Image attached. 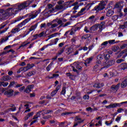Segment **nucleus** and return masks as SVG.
Here are the masks:
<instances>
[{
	"instance_id": "1",
	"label": "nucleus",
	"mask_w": 127,
	"mask_h": 127,
	"mask_svg": "<svg viewBox=\"0 0 127 127\" xmlns=\"http://www.w3.org/2000/svg\"><path fill=\"white\" fill-rule=\"evenodd\" d=\"M33 1H34V0H27L22 3L15 4L14 5L13 9H15V12L17 13L18 11H21V10L27 8Z\"/></svg>"
},
{
	"instance_id": "2",
	"label": "nucleus",
	"mask_w": 127,
	"mask_h": 127,
	"mask_svg": "<svg viewBox=\"0 0 127 127\" xmlns=\"http://www.w3.org/2000/svg\"><path fill=\"white\" fill-rule=\"evenodd\" d=\"M41 12V9H39L38 10L34 11L30 14H29L28 15L29 16V18H28L23 21L22 22L19 24V26L22 27V26H24L27 23H28L30 20L31 19H33L36 17H37V15L39 14Z\"/></svg>"
},
{
	"instance_id": "3",
	"label": "nucleus",
	"mask_w": 127,
	"mask_h": 127,
	"mask_svg": "<svg viewBox=\"0 0 127 127\" xmlns=\"http://www.w3.org/2000/svg\"><path fill=\"white\" fill-rule=\"evenodd\" d=\"M41 113H42V116L45 115H51L53 113V110H43L41 111L38 112L37 114L34 116L33 120H37V118H40V116H41Z\"/></svg>"
},
{
	"instance_id": "4",
	"label": "nucleus",
	"mask_w": 127,
	"mask_h": 127,
	"mask_svg": "<svg viewBox=\"0 0 127 127\" xmlns=\"http://www.w3.org/2000/svg\"><path fill=\"white\" fill-rule=\"evenodd\" d=\"M107 3H108V1L106 0L101 1L98 5L94 7L95 10L97 12L103 10V9H104L105 6L107 5Z\"/></svg>"
},
{
	"instance_id": "5",
	"label": "nucleus",
	"mask_w": 127,
	"mask_h": 127,
	"mask_svg": "<svg viewBox=\"0 0 127 127\" xmlns=\"http://www.w3.org/2000/svg\"><path fill=\"white\" fill-rule=\"evenodd\" d=\"M14 7V5H13L12 7L8 8V9H6L5 11V16L6 15H10V14H16V12L15 11V9H13Z\"/></svg>"
},
{
	"instance_id": "6",
	"label": "nucleus",
	"mask_w": 127,
	"mask_h": 127,
	"mask_svg": "<svg viewBox=\"0 0 127 127\" xmlns=\"http://www.w3.org/2000/svg\"><path fill=\"white\" fill-rule=\"evenodd\" d=\"M115 62L116 61L114 60H111L108 62L103 63V66H104V68H109V67H110V66H113V65L115 64Z\"/></svg>"
},
{
	"instance_id": "7",
	"label": "nucleus",
	"mask_w": 127,
	"mask_h": 127,
	"mask_svg": "<svg viewBox=\"0 0 127 127\" xmlns=\"http://www.w3.org/2000/svg\"><path fill=\"white\" fill-rule=\"evenodd\" d=\"M73 72H76L78 73V70H80L82 69V67L77 63H74L72 66Z\"/></svg>"
},
{
	"instance_id": "8",
	"label": "nucleus",
	"mask_w": 127,
	"mask_h": 127,
	"mask_svg": "<svg viewBox=\"0 0 127 127\" xmlns=\"http://www.w3.org/2000/svg\"><path fill=\"white\" fill-rule=\"evenodd\" d=\"M75 122H77L74 124L73 127H76L79 124H82L84 122V120H82V119L80 118V116H76L74 119Z\"/></svg>"
},
{
	"instance_id": "9",
	"label": "nucleus",
	"mask_w": 127,
	"mask_h": 127,
	"mask_svg": "<svg viewBox=\"0 0 127 127\" xmlns=\"http://www.w3.org/2000/svg\"><path fill=\"white\" fill-rule=\"evenodd\" d=\"M124 6V4H123V2H118L116 3L114 7L115 8H117V11L118 12H121L122 11V9H123V7Z\"/></svg>"
},
{
	"instance_id": "10",
	"label": "nucleus",
	"mask_w": 127,
	"mask_h": 127,
	"mask_svg": "<svg viewBox=\"0 0 127 127\" xmlns=\"http://www.w3.org/2000/svg\"><path fill=\"white\" fill-rule=\"evenodd\" d=\"M13 92H14L13 90L9 89L4 92V95L6 96V97H8V98H10V97H12V96H13Z\"/></svg>"
},
{
	"instance_id": "11",
	"label": "nucleus",
	"mask_w": 127,
	"mask_h": 127,
	"mask_svg": "<svg viewBox=\"0 0 127 127\" xmlns=\"http://www.w3.org/2000/svg\"><path fill=\"white\" fill-rule=\"evenodd\" d=\"M20 26H19V24L17 25L15 27L13 28L11 31H10V33H12V34H15V33H17L18 32H19L20 31Z\"/></svg>"
},
{
	"instance_id": "12",
	"label": "nucleus",
	"mask_w": 127,
	"mask_h": 127,
	"mask_svg": "<svg viewBox=\"0 0 127 127\" xmlns=\"http://www.w3.org/2000/svg\"><path fill=\"white\" fill-rule=\"evenodd\" d=\"M123 56L122 58L125 59L127 56V49L122 51L117 57V58H121Z\"/></svg>"
},
{
	"instance_id": "13",
	"label": "nucleus",
	"mask_w": 127,
	"mask_h": 127,
	"mask_svg": "<svg viewBox=\"0 0 127 127\" xmlns=\"http://www.w3.org/2000/svg\"><path fill=\"white\" fill-rule=\"evenodd\" d=\"M94 56H91L89 58H87L85 61V63L84 64L85 66H87L88 64H91L92 62H93V60H94Z\"/></svg>"
},
{
	"instance_id": "14",
	"label": "nucleus",
	"mask_w": 127,
	"mask_h": 127,
	"mask_svg": "<svg viewBox=\"0 0 127 127\" xmlns=\"http://www.w3.org/2000/svg\"><path fill=\"white\" fill-rule=\"evenodd\" d=\"M85 10H86V8H81L80 11H79L77 13V14L75 15V17H79V16H81V15H83V14H85Z\"/></svg>"
},
{
	"instance_id": "15",
	"label": "nucleus",
	"mask_w": 127,
	"mask_h": 127,
	"mask_svg": "<svg viewBox=\"0 0 127 127\" xmlns=\"http://www.w3.org/2000/svg\"><path fill=\"white\" fill-rule=\"evenodd\" d=\"M120 86H121V83H118L117 85H113L111 86V89L112 91L117 92L120 88Z\"/></svg>"
},
{
	"instance_id": "16",
	"label": "nucleus",
	"mask_w": 127,
	"mask_h": 127,
	"mask_svg": "<svg viewBox=\"0 0 127 127\" xmlns=\"http://www.w3.org/2000/svg\"><path fill=\"white\" fill-rule=\"evenodd\" d=\"M1 81H6L8 80H11V77L8 75H5L2 77L0 79Z\"/></svg>"
},
{
	"instance_id": "17",
	"label": "nucleus",
	"mask_w": 127,
	"mask_h": 127,
	"mask_svg": "<svg viewBox=\"0 0 127 127\" xmlns=\"http://www.w3.org/2000/svg\"><path fill=\"white\" fill-rule=\"evenodd\" d=\"M33 87H34L33 85L28 86L26 87V89L24 90V92L25 93H29V92H31V89H32V88H33Z\"/></svg>"
},
{
	"instance_id": "18",
	"label": "nucleus",
	"mask_w": 127,
	"mask_h": 127,
	"mask_svg": "<svg viewBox=\"0 0 127 127\" xmlns=\"http://www.w3.org/2000/svg\"><path fill=\"white\" fill-rule=\"evenodd\" d=\"M76 99L77 100H81V96H80V93H76V96H72L71 97L70 100H75Z\"/></svg>"
},
{
	"instance_id": "19",
	"label": "nucleus",
	"mask_w": 127,
	"mask_h": 127,
	"mask_svg": "<svg viewBox=\"0 0 127 127\" xmlns=\"http://www.w3.org/2000/svg\"><path fill=\"white\" fill-rule=\"evenodd\" d=\"M0 16H1L2 18H5V11L4 10L1 9H0Z\"/></svg>"
},
{
	"instance_id": "20",
	"label": "nucleus",
	"mask_w": 127,
	"mask_h": 127,
	"mask_svg": "<svg viewBox=\"0 0 127 127\" xmlns=\"http://www.w3.org/2000/svg\"><path fill=\"white\" fill-rule=\"evenodd\" d=\"M127 86V79L124 80L121 84V88H126Z\"/></svg>"
},
{
	"instance_id": "21",
	"label": "nucleus",
	"mask_w": 127,
	"mask_h": 127,
	"mask_svg": "<svg viewBox=\"0 0 127 127\" xmlns=\"http://www.w3.org/2000/svg\"><path fill=\"white\" fill-rule=\"evenodd\" d=\"M115 121V117L112 118L111 121H106L105 122V125L106 126H111L112 124H113V122Z\"/></svg>"
},
{
	"instance_id": "22",
	"label": "nucleus",
	"mask_w": 127,
	"mask_h": 127,
	"mask_svg": "<svg viewBox=\"0 0 127 127\" xmlns=\"http://www.w3.org/2000/svg\"><path fill=\"white\" fill-rule=\"evenodd\" d=\"M72 114H76V112H64L61 114V116H64V117H68L69 115H72Z\"/></svg>"
},
{
	"instance_id": "23",
	"label": "nucleus",
	"mask_w": 127,
	"mask_h": 127,
	"mask_svg": "<svg viewBox=\"0 0 127 127\" xmlns=\"http://www.w3.org/2000/svg\"><path fill=\"white\" fill-rule=\"evenodd\" d=\"M115 13V12L113 10H109L106 13V16H112L113 14Z\"/></svg>"
},
{
	"instance_id": "24",
	"label": "nucleus",
	"mask_w": 127,
	"mask_h": 127,
	"mask_svg": "<svg viewBox=\"0 0 127 127\" xmlns=\"http://www.w3.org/2000/svg\"><path fill=\"white\" fill-rule=\"evenodd\" d=\"M105 22H102L99 25V28L100 31H102V30H103V29H104L105 28Z\"/></svg>"
},
{
	"instance_id": "25",
	"label": "nucleus",
	"mask_w": 127,
	"mask_h": 127,
	"mask_svg": "<svg viewBox=\"0 0 127 127\" xmlns=\"http://www.w3.org/2000/svg\"><path fill=\"white\" fill-rule=\"evenodd\" d=\"M36 28H37V24L31 26L29 29V30H30V31H34Z\"/></svg>"
},
{
	"instance_id": "26",
	"label": "nucleus",
	"mask_w": 127,
	"mask_h": 127,
	"mask_svg": "<svg viewBox=\"0 0 127 127\" xmlns=\"http://www.w3.org/2000/svg\"><path fill=\"white\" fill-rule=\"evenodd\" d=\"M56 9H57V10H60V9H63V10H64L66 9L65 8H64V6L63 5H57L56 6Z\"/></svg>"
},
{
	"instance_id": "27",
	"label": "nucleus",
	"mask_w": 127,
	"mask_h": 127,
	"mask_svg": "<svg viewBox=\"0 0 127 127\" xmlns=\"http://www.w3.org/2000/svg\"><path fill=\"white\" fill-rule=\"evenodd\" d=\"M33 75H35V71H32L27 73L26 76V77H31V76H33Z\"/></svg>"
},
{
	"instance_id": "28",
	"label": "nucleus",
	"mask_w": 127,
	"mask_h": 127,
	"mask_svg": "<svg viewBox=\"0 0 127 127\" xmlns=\"http://www.w3.org/2000/svg\"><path fill=\"white\" fill-rule=\"evenodd\" d=\"M121 70H126L127 69V64L123 63L120 65Z\"/></svg>"
},
{
	"instance_id": "29",
	"label": "nucleus",
	"mask_w": 127,
	"mask_h": 127,
	"mask_svg": "<svg viewBox=\"0 0 127 127\" xmlns=\"http://www.w3.org/2000/svg\"><path fill=\"white\" fill-rule=\"evenodd\" d=\"M52 65H53V62L51 63V64L46 67V70L48 72H49L50 71V69L52 68Z\"/></svg>"
},
{
	"instance_id": "30",
	"label": "nucleus",
	"mask_w": 127,
	"mask_h": 127,
	"mask_svg": "<svg viewBox=\"0 0 127 127\" xmlns=\"http://www.w3.org/2000/svg\"><path fill=\"white\" fill-rule=\"evenodd\" d=\"M26 67H27V69H28V70H30V69H31V68H33V67H34V64H27V65Z\"/></svg>"
},
{
	"instance_id": "31",
	"label": "nucleus",
	"mask_w": 127,
	"mask_h": 127,
	"mask_svg": "<svg viewBox=\"0 0 127 127\" xmlns=\"http://www.w3.org/2000/svg\"><path fill=\"white\" fill-rule=\"evenodd\" d=\"M59 40V38H56L54 40H52L51 41V42L53 43V44L54 45H56V44H57L58 41Z\"/></svg>"
},
{
	"instance_id": "32",
	"label": "nucleus",
	"mask_w": 127,
	"mask_h": 127,
	"mask_svg": "<svg viewBox=\"0 0 127 127\" xmlns=\"http://www.w3.org/2000/svg\"><path fill=\"white\" fill-rule=\"evenodd\" d=\"M58 77H59V74H53V76L51 77H50V76H48L49 79H53L54 78H58Z\"/></svg>"
},
{
	"instance_id": "33",
	"label": "nucleus",
	"mask_w": 127,
	"mask_h": 127,
	"mask_svg": "<svg viewBox=\"0 0 127 127\" xmlns=\"http://www.w3.org/2000/svg\"><path fill=\"white\" fill-rule=\"evenodd\" d=\"M119 49H120V47L118 46L112 47V51H114V52H117Z\"/></svg>"
},
{
	"instance_id": "34",
	"label": "nucleus",
	"mask_w": 127,
	"mask_h": 127,
	"mask_svg": "<svg viewBox=\"0 0 127 127\" xmlns=\"http://www.w3.org/2000/svg\"><path fill=\"white\" fill-rule=\"evenodd\" d=\"M64 50H65V48H63L60 51H59L57 54V56H60V55H61V54L64 52Z\"/></svg>"
},
{
	"instance_id": "35",
	"label": "nucleus",
	"mask_w": 127,
	"mask_h": 127,
	"mask_svg": "<svg viewBox=\"0 0 127 127\" xmlns=\"http://www.w3.org/2000/svg\"><path fill=\"white\" fill-rule=\"evenodd\" d=\"M73 52V49L71 47L67 48L66 53L67 54H71Z\"/></svg>"
},
{
	"instance_id": "36",
	"label": "nucleus",
	"mask_w": 127,
	"mask_h": 127,
	"mask_svg": "<svg viewBox=\"0 0 127 127\" xmlns=\"http://www.w3.org/2000/svg\"><path fill=\"white\" fill-rule=\"evenodd\" d=\"M65 94H66V87H64L63 88V89L61 92V95H63L64 96H65Z\"/></svg>"
},
{
	"instance_id": "37",
	"label": "nucleus",
	"mask_w": 127,
	"mask_h": 127,
	"mask_svg": "<svg viewBox=\"0 0 127 127\" xmlns=\"http://www.w3.org/2000/svg\"><path fill=\"white\" fill-rule=\"evenodd\" d=\"M29 43H30V42H28L27 43L26 42H24L19 47V48H21V47H24L25 46H26V45H27V44H29Z\"/></svg>"
},
{
	"instance_id": "38",
	"label": "nucleus",
	"mask_w": 127,
	"mask_h": 127,
	"mask_svg": "<svg viewBox=\"0 0 127 127\" xmlns=\"http://www.w3.org/2000/svg\"><path fill=\"white\" fill-rule=\"evenodd\" d=\"M46 34V32L43 31L41 33H40V34H39V37L41 38V37H43V36H45V35Z\"/></svg>"
},
{
	"instance_id": "39",
	"label": "nucleus",
	"mask_w": 127,
	"mask_h": 127,
	"mask_svg": "<svg viewBox=\"0 0 127 127\" xmlns=\"http://www.w3.org/2000/svg\"><path fill=\"white\" fill-rule=\"evenodd\" d=\"M71 24V22H67L65 23L64 25L61 24L60 26H62V27H66V26H68V25H70Z\"/></svg>"
},
{
	"instance_id": "40",
	"label": "nucleus",
	"mask_w": 127,
	"mask_h": 127,
	"mask_svg": "<svg viewBox=\"0 0 127 127\" xmlns=\"http://www.w3.org/2000/svg\"><path fill=\"white\" fill-rule=\"evenodd\" d=\"M110 57H111V56H110V54H105L104 55V58H105V60H108V59H110Z\"/></svg>"
},
{
	"instance_id": "41",
	"label": "nucleus",
	"mask_w": 127,
	"mask_h": 127,
	"mask_svg": "<svg viewBox=\"0 0 127 127\" xmlns=\"http://www.w3.org/2000/svg\"><path fill=\"white\" fill-rule=\"evenodd\" d=\"M58 34V33H55V34H52L49 36L48 40L50 39V38H53V37H55Z\"/></svg>"
},
{
	"instance_id": "42",
	"label": "nucleus",
	"mask_w": 127,
	"mask_h": 127,
	"mask_svg": "<svg viewBox=\"0 0 127 127\" xmlns=\"http://www.w3.org/2000/svg\"><path fill=\"white\" fill-rule=\"evenodd\" d=\"M6 26V23H3L1 25H0V29H2V28H4Z\"/></svg>"
},
{
	"instance_id": "43",
	"label": "nucleus",
	"mask_w": 127,
	"mask_h": 127,
	"mask_svg": "<svg viewBox=\"0 0 127 127\" xmlns=\"http://www.w3.org/2000/svg\"><path fill=\"white\" fill-rule=\"evenodd\" d=\"M50 123L51 125H56V124H57V121L56 120H51L50 121Z\"/></svg>"
},
{
	"instance_id": "44",
	"label": "nucleus",
	"mask_w": 127,
	"mask_h": 127,
	"mask_svg": "<svg viewBox=\"0 0 127 127\" xmlns=\"http://www.w3.org/2000/svg\"><path fill=\"white\" fill-rule=\"evenodd\" d=\"M57 92L58 91L56 90H54L51 94L52 97H53V96H55V95L57 94Z\"/></svg>"
},
{
	"instance_id": "45",
	"label": "nucleus",
	"mask_w": 127,
	"mask_h": 127,
	"mask_svg": "<svg viewBox=\"0 0 127 127\" xmlns=\"http://www.w3.org/2000/svg\"><path fill=\"white\" fill-rule=\"evenodd\" d=\"M8 85V82H5L4 81H2V86L3 87H6Z\"/></svg>"
},
{
	"instance_id": "46",
	"label": "nucleus",
	"mask_w": 127,
	"mask_h": 127,
	"mask_svg": "<svg viewBox=\"0 0 127 127\" xmlns=\"http://www.w3.org/2000/svg\"><path fill=\"white\" fill-rule=\"evenodd\" d=\"M8 29V28H5L4 30H2V31H0V35L2 34V33H4V32H6Z\"/></svg>"
},
{
	"instance_id": "47",
	"label": "nucleus",
	"mask_w": 127,
	"mask_h": 127,
	"mask_svg": "<svg viewBox=\"0 0 127 127\" xmlns=\"http://www.w3.org/2000/svg\"><path fill=\"white\" fill-rule=\"evenodd\" d=\"M127 44H123V45L121 46L120 48L121 49H125V48H127Z\"/></svg>"
},
{
	"instance_id": "48",
	"label": "nucleus",
	"mask_w": 127,
	"mask_h": 127,
	"mask_svg": "<svg viewBox=\"0 0 127 127\" xmlns=\"http://www.w3.org/2000/svg\"><path fill=\"white\" fill-rule=\"evenodd\" d=\"M58 26V24L55 23V24H52V26H51V28H54L55 27H57Z\"/></svg>"
},
{
	"instance_id": "49",
	"label": "nucleus",
	"mask_w": 127,
	"mask_h": 127,
	"mask_svg": "<svg viewBox=\"0 0 127 127\" xmlns=\"http://www.w3.org/2000/svg\"><path fill=\"white\" fill-rule=\"evenodd\" d=\"M124 61H125V60H123L122 59H120L118 60L116 62L117 63L120 64V63H122V62H124Z\"/></svg>"
},
{
	"instance_id": "50",
	"label": "nucleus",
	"mask_w": 127,
	"mask_h": 127,
	"mask_svg": "<svg viewBox=\"0 0 127 127\" xmlns=\"http://www.w3.org/2000/svg\"><path fill=\"white\" fill-rule=\"evenodd\" d=\"M51 118H52V116L51 115H48L44 117L43 119H44L45 120H47L48 119H51Z\"/></svg>"
},
{
	"instance_id": "51",
	"label": "nucleus",
	"mask_w": 127,
	"mask_h": 127,
	"mask_svg": "<svg viewBox=\"0 0 127 127\" xmlns=\"http://www.w3.org/2000/svg\"><path fill=\"white\" fill-rule=\"evenodd\" d=\"M41 28H46V23H42L40 26Z\"/></svg>"
},
{
	"instance_id": "52",
	"label": "nucleus",
	"mask_w": 127,
	"mask_h": 127,
	"mask_svg": "<svg viewBox=\"0 0 127 127\" xmlns=\"http://www.w3.org/2000/svg\"><path fill=\"white\" fill-rule=\"evenodd\" d=\"M8 110V111H11L12 112H14V111H16V107H14L10 108Z\"/></svg>"
},
{
	"instance_id": "53",
	"label": "nucleus",
	"mask_w": 127,
	"mask_h": 127,
	"mask_svg": "<svg viewBox=\"0 0 127 127\" xmlns=\"http://www.w3.org/2000/svg\"><path fill=\"white\" fill-rule=\"evenodd\" d=\"M75 32H76V31H75L74 29H72L69 34H70V35H73L75 34Z\"/></svg>"
},
{
	"instance_id": "54",
	"label": "nucleus",
	"mask_w": 127,
	"mask_h": 127,
	"mask_svg": "<svg viewBox=\"0 0 127 127\" xmlns=\"http://www.w3.org/2000/svg\"><path fill=\"white\" fill-rule=\"evenodd\" d=\"M109 43V42L108 41H105L104 42H103L102 44H101V46H107V45H108V44Z\"/></svg>"
},
{
	"instance_id": "55",
	"label": "nucleus",
	"mask_w": 127,
	"mask_h": 127,
	"mask_svg": "<svg viewBox=\"0 0 127 127\" xmlns=\"http://www.w3.org/2000/svg\"><path fill=\"white\" fill-rule=\"evenodd\" d=\"M115 40H111L108 41V43H109V44H114L115 43Z\"/></svg>"
},
{
	"instance_id": "56",
	"label": "nucleus",
	"mask_w": 127,
	"mask_h": 127,
	"mask_svg": "<svg viewBox=\"0 0 127 127\" xmlns=\"http://www.w3.org/2000/svg\"><path fill=\"white\" fill-rule=\"evenodd\" d=\"M99 126H102V121H99L98 123L95 125V127H99Z\"/></svg>"
},
{
	"instance_id": "57",
	"label": "nucleus",
	"mask_w": 127,
	"mask_h": 127,
	"mask_svg": "<svg viewBox=\"0 0 127 127\" xmlns=\"http://www.w3.org/2000/svg\"><path fill=\"white\" fill-rule=\"evenodd\" d=\"M119 28L120 29H125V28H127L126 27V26H125V25L123 24V25H120L119 26Z\"/></svg>"
},
{
	"instance_id": "58",
	"label": "nucleus",
	"mask_w": 127,
	"mask_h": 127,
	"mask_svg": "<svg viewBox=\"0 0 127 127\" xmlns=\"http://www.w3.org/2000/svg\"><path fill=\"white\" fill-rule=\"evenodd\" d=\"M97 60L101 61L102 59H103V57H102V55H98L97 57Z\"/></svg>"
},
{
	"instance_id": "59",
	"label": "nucleus",
	"mask_w": 127,
	"mask_h": 127,
	"mask_svg": "<svg viewBox=\"0 0 127 127\" xmlns=\"http://www.w3.org/2000/svg\"><path fill=\"white\" fill-rule=\"evenodd\" d=\"M116 122H117V123H120V121H121V117L117 116V118L115 120Z\"/></svg>"
},
{
	"instance_id": "60",
	"label": "nucleus",
	"mask_w": 127,
	"mask_h": 127,
	"mask_svg": "<svg viewBox=\"0 0 127 127\" xmlns=\"http://www.w3.org/2000/svg\"><path fill=\"white\" fill-rule=\"evenodd\" d=\"M124 111H125V110L123 108H119L117 110V112L118 113H122V112H124Z\"/></svg>"
},
{
	"instance_id": "61",
	"label": "nucleus",
	"mask_w": 127,
	"mask_h": 127,
	"mask_svg": "<svg viewBox=\"0 0 127 127\" xmlns=\"http://www.w3.org/2000/svg\"><path fill=\"white\" fill-rule=\"evenodd\" d=\"M86 111L87 112H90V113H92V112H93V109H92V108L91 107H88L86 108Z\"/></svg>"
},
{
	"instance_id": "62",
	"label": "nucleus",
	"mask_w": 127,
	"mask_h": 127,
	"mask_svg": "<svg viewBox=\"0 0 127 127\" xmlns=\"http://www.w3.org/2000/svg\"><path fill=\"white\" fill-rule=\"evenodd\" d=\"M90 98V96L88 95H85L83 96L84 100H88V99Z\"/></svg>"
},
{
	"instance_id": "63",
	"label": "nucleus",
	"mask_w": 127,
	"mask_h": 127,
	"mask_svg": "<svg viewBox=\"0 0 127 127\" xmlns=\"http://www.w3.org/2000/svg\"><path fill=\"white\" fill-rule=\"evenodd\" d=\"M102 87H104V83H98V89L100 88H102Z\"/></svg>"
},
{
	"instance_id": "64",
	"label": "nucleus",
	"mask_w": 127,
	"mask_h": 127,
	"mask_svg": "<svg viewBox=\"0 0 127 127\" xmlns=\"http://www.w3.org/2000/svg\"><path fill=\"white\" fill-rule=\"evenodd\" d=\"M94 18H95L94 15H92L89 17V19H90V20H94Z\"/></svg>"
}]
</instances>
